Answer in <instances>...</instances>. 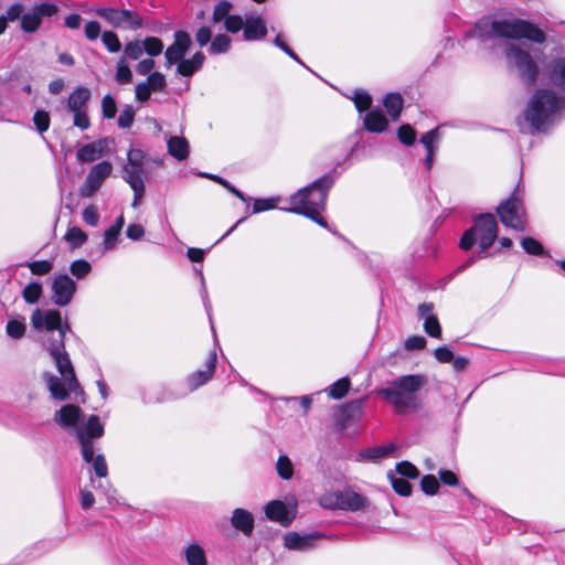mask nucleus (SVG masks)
Wrapping results in <instances>:
<instances>
[{
    "label": "nucleus",
    "mask_w": 565,
    "mask_h": 565,
    "mask_svg": "<svg viewBox=\"0 0 565 565\" xmlns=\"http://www.w3.org/2000/svg\"><path fill=\"white\" fill-rule=\"evenodd\" d=\"M544 76L552 88L565 97V57H554L546 63Z\"/></svg>",
    "instance_id": "obj_14"
},
{
    "label": "nucleus",
    "mask_w": 565,
    "mask_h": 565,
    "mask_svg": "<svg viewBox=\"0 0 565 565\" xmlns=\"http://www.w3.org/2000/svg\"><path fill=\"white\" fill-rule=\"evenodd\" d=\"M115 78L119 84H129L132 81V73L125 56L120 57L117 62Z\"/></svg>",
    "instance_id": "obj_43"
},
{
    "label": "nucleus",
    "mask_w": 565,
    "mask_h": 565,
    "mask_svg": "<svg viewBox=\"0 0 565 565\" xmlns=\"http://www.w3.org/2000/svg\"><path fill=\"white\" fill-rule=\"evenodd\" d=\"M42 292L43 289L41 282L32 281L24 287L22 297L26 303L33 305L40 300Z\"/></svg>",
    "instance_id": "obj_39"
},
{
    "label": "nucleus",
    "mask_w": 565,
    "mask_h": 565,
    "mask_svg": "<svg viewBox=\"0 0 565 565\" xmlns=\"http://www.w3.org/2000/svg\"><path fill=\"white\" fill-rule=\"evenodd\" d=\"M33 275L43 276L49 274L53 268L51 260H34L26 264Z\"/></svg>",
    "instance_id": "obj_56"
},
{
    "label": "nucleus",
    "mask_w": 565,
    "mask_h": 565,
    "mask_svg": "<svg viewBox=\"0 0 565 565\" xmlns=\"http://www.w3.org/2000/svg\"><path fill=\"white\" fill-rule=\"evenodd\" d=\"M387 478L397 494L402 497H409L412 494V484L407 479L397 477L393 471L387 472Z\"/></svg>",
    "instance_id": "obj_33"
},
{
    "label": "nucleus",
    "mask_w": 565,
    "mask_h": 565,
    "mask_svg": "<svg viewBox=\"0 0 565 565\" xmlns=\"http://www.w3.org/2000/svg\"><path fill=\"white\" fill-rule=\"evenodd\" d=\"M102 113L106 119H111L116 116V113H117L116 102L110 95H106L103 97Z\"/></svg>",
    "instance_id": "obj_62"
},
{
    "label": "nucleus",
    "mask_w": 565,
    "mask_h": 565,
    "mask_svg": "<svg viewBox=\"0 0 565 565\" xmlns=\"http://www.w3.org/2000/svg\"><path fill=\"white\" fill-rule=\"evenodd\" d=\"M565 119V97L552 87L532 93V148L536 137L551 135Z\"/></svg>",
    "instance_id": "obj_2"
},
{
    "label": "nucleus",
    "mask_w": 565,
    "mask_h": 565,
    "mask_svg": "<svg viewBox=\"0 0 565 565\" xmlns=\"http://www.w3.org/2000/svg\"><path fill=\"white\" fill-rule=\"evenodd\" d=\"M352 99L354 100L355 108L359 113H363V111L370 109L372 106V97L364 89L355 90Z\"/></svg>",
    "instance_id": "obj_45"
},
{
    "label": "nucleus",
    "mask_w": 565,
    "mask_h": 565,
    "mask_svg": "<svg viewBox=\"0 0 565 565\" xmlns=\"http://www.w3.org/2000/svg\"><path fill=\"white\" fill-rule=\"evenodd\" d=\"M120 14L124 18V22L128 23L129 29L138 30L143 26V19L137 12L121 9Z\"/></svg>",
    "instance_id": "obj_54"
},
{
    "label": "nucleus",
    "mask_w": 565,
    "mask_h": 565,
    "mask_svg": "<svg viewBox=\"0 0 565 565\" xmlns=\"http://www.w3.org/2000/svg\"><path fill=\"white\" fill-rule=\"evenodd\" d=\"M168 152L178 161H183L189 157L190 145L183 137L173 136L168 140Z\"/></svg>",
    "instance_id": "obj_28"
},
{
    "label": "nucleus",
    "mask_w": 565,
    "mask_h": 565,
    "mask_svg": "<svg viewBox=\"0 0 565 565\" xmlns=\"http://www.w3.org/2000/svg\"><path fill=\"white\" fill-rule=\"evenodd\" d=\"M232 3L228 2V1H221L218 2L215 7H214V10H213V22L214 23H218L221 22L223 19H226L230 14V11L232 9Z\"/></svg>",
    "instance_id": "obj_61"
},
{
    "label": "nucleus",
    "mask_w": 565,
    "mask_h": 565,
    "mask_svg": "<svg viewBox=\"0 0 565 565\" xmlns=\"http://www.w3.org/2000/svg\"><path fill=\"white\" fill-rule=\"evenodd\" d=\"M497 215L499 216L501 223L514 230H523L524 227V206L519 195V188L516 186L514 191L503 200L495 209Z\"/></svg>",
    "instance_id": "obj_7"
},
{
    "label": "nucleus",
    "mask_w": 565,
    "mask_h": 565,
    "mask_svg": "<svg viewBox=\"0 0 565 565\" xmlns=\"http://www.w3.org/2000/svg\"><path fill=\"white\" fill-rule=\"evenodd\" d=\"M188 565H206L204 550L198 544H191L185 551Z\"/></svg>",
    "instance_id": "obj_36"
},
{
    "label": "nucleus",
    "mask_w": 565,
    "mask_h": 565,
    "mask_svg": "<svg viewBox=\"0 0 565 565\" xmlns=\"http://www.w3.org/2000/svg\"><path fill=\"white\" fill-rule=\"evenodd\" d=\"M90 98V90L87 87L78 86L67 99V108L70 111H79Z\"/></svg>",
    "instance_id": "obj_29"
},
{
    "label": "nucleus",
    "mask_w": 565,
    "mask_h": 565,
    "mask_svg": "<svg viewBox=\"0 0 565 565\" xmlns=\"http://www.w3.org/2000/svg\"><path fill=\"white\" fill-rule=\"evenodd\" d=\"M363 122L364 128L374 134H381L388 127V120L379 107L371 109L365 115Z\"/></svg>",
    "instance_id": "obj_24"
},
{
    "label": "nucleus",
    "mask_w": 565,
    "mask_h": 565,
    "mask_svg": "<svg viewBox=\"0 0 565 565\" xmlns=\"http://www.w3.org/2000/svg\"><path fill=\"white\" fill-rule=\"evenodd\" d=\"M84 412L74 404H66L54 414V422L64 429L78 428L77 424L83 420Z\"/></svg>",
    "instance_id": "obj_17"
},
{
    "label": "nucleus",
    "mask_w": 565,
    "mask_h": 565,
    "mask_svg": "<svg viewBox=\"0 0 565 565\" xmlns=\"http://www.w3.org/2000/svg\"><path fill=\"white\" fill-rule=\"evenodd\" d=\"M424 330L431 338H441V327L435 315H429L424 321Z\"/></svg>",
    "instance_id": "obj_49"
},
{
    "label": "nucleus",
    "mask_w": 565,
    "mask_h": 565,
    "mask_svg": "<svg viewBox=\"0 0 565 565\" xmlns=\"http://www.w3.org/2000/svg\"><path fill=\"white\" fill-rule=\"evenodd\" d=\"M265 514L271 520L279 522L282 526H289L294 521V515H290L287 505L280 500H273L265 505Z\"/></svg>",
    "instance_id": "obj_21"
},
{
    "label": "nucleus",
    "mask_w": 565,
    "mask_h": 565,
    "mask_svg": "<svg viewBox=\"0 0 565 565\" xmlns=\"http://www.w3.org/2000/svg\"><path fill=\"white\" fill-rule=\"evenodd\" d=\"M205 55L199 51L191 58H182L177 66V73L190 77L200 71L204 64Z\"/></svg>",
    "instance_id": "obj_26"
},
{
    "label": "nucleus",
    "mask_w": 565,
    "mask_h": 565,
    "mask_svg": "<svg viewBox=\"0 0 565 565\" xmlns=\"http://www.w3.org/2000/svg\"><path fill=\"white\" fill-rule=\"evenodd\" d=\"M243 36L246 41H256L266 36L267 28L260 17H246Z\"/></svg>",
    "instance_id": "obj_23"
},
{
    "label": "nucleus",
    "mask_w": 565,
    "mask_h": 565,
    "mask_svg": "<svg viewBox=\"0 0 565 565\" xmlns=\"http://www.w3.org/2000/svg\"><path fill=\"white\" fill-rule=\"evenodd\" d=\"M92 270L90 264L85 259H76L70 266V271L73 276L81 279L87 276Z\"/></svg>",
    "instance_id": "obj_52"
},
{
    "label": "nucleus",
    "mask_w": 565,
    "mask_h": 565,
    "mask_svg": "<svg viewBox=\"0 0 565 565\" xmlns=\"http://www.w3.org/2000/svg\"><path fill=\"white\" fill-rule=\"evenodd\" d=\"M146 83L149 85L152 92H162L167 87V81L162 73L153 72L151 73Z\"/></svg>",
    "instance_id": "obj_57"
},
{
    "label": "nucleus",
    "mask_w": 565,
    "mask_h": 565,
    "mask_svg": "<svg viewBox=\"0 0 565 565\" xmlns=\"http://www.w3.org/2000/svg\"><path fill=\"white\" fill-rule=\"evenodd\" d=\"M276 469H277L278 476L281 479L289 480L292 478L294 467H292L290 459L287 456H285V455L279 456V458L276 462Z\"/></svg>",
    "instance_id": "obj_46"
},
{
    "label": "nucleus",
    "mask_w": 565,
    "mask_h": 565,
    "mask_svg": "<svg viewBox=\"0 0 565 565\" xmlns=\"http://www.w3.org/2000/svg\"><path fill=\"white\" fill-rule=\"evenodd\" d=\"M134 190L132 207H137L145 194V182L142 178L131 177L130 174L124 179Z\"/></svg>",
    "instance_id": "obj_37"
},
{
    "label": "nucleus",
    "mask_w": 565,
    "mask_h": 565,
    "mask_svg": "<svg viewBox=\"0 0 565 565\" xmlns=\"http://www.w3.org/2000/svg\"><path fill=\"white\" fill-rule=\"evenodd\" d=\"M323 537L319 532H311L300 535L297 532H288L284 536V545L288 550L308 551L315 546V542Z\"/></svg>",
    "instance_id": "obj_18"
},
{
    "label": "nucleus",
    "mask_w": 565,
    "mask_h": 565,
    "mask_svg": "<svg viewBox=\"0 0 565 565\" xmlns=\"http://www.w3.org/2000/svg\"><path fill=\"white\" fill-rule=\"evenodd\" d=\"M531 367H532V372L536 371V372H542V373H546V374H557V375L565 376V365L557 364V363L550 362V361L544 362L540 356H534L533 354H532Z\"/></svg>",
    "instance_id": "obj_30"
},
{
    "label": "nucleus",
    "mask_w": 565,
    "mask_h": 565,
    "mask_svg": "<svg viewBox=\"0 0 565 565\" xmlns=\"http://www.w3.org/2000/svg\"><path fill=\"white\" fill-rule=\"evenodd\" d=\"M231 43L232 40L228 35L217 34L211 41V44L209 46V53L212 55L227 53L231 49Z\"/></svg>",
    "instance_id": "obj_34"
},
{
    "label": "nucleus",
    "mask_w": 565,
    "mask_h": 565,
    "mask_svg": "<svg viewBox=\"0 0 565 565\" xmlns=\"http://www.w3.org/2000/svg\"><path fill=\"white\" fill-rule=\"evenodd\" d=\"M143 50L150 55V56H157L159 55L163 50V43L159 38H147L143 42Z\"/></svg>",
    "instance_id": "obj_60"
},
{
    "label": "nucleus",
    "mask_w": 565,
    "mask_h": 565,
    "mask_svg": "<svg viewBox=\"0 0 565 565\" xmlns=\"http://www.w3.org/2000/svg\"><path fill=\"white\" fill-rule=\"evenodd\" d=\"M146 153L140 149H130L127 153V164L121 169V178L126 179L127 175L142 178L145 172L143 160Z\"/></svg>",
    "instance_id": "obj_19"
},
{
    "label": "nucleus",
    "mask_w": 565,
    "mask_h": 565,
    "mask_svg": "<svg viewBox=\"0 0 565 565\" xmlns=\"http://www.w3.org/2000/svg\"><path fill=\"white\" fill-rule=\"evenodd\" d=\"M339 166L340 163H338L332 171L323 174L292 194L290 198L291 205L316 207L318 211H323L327 205L328 193L335 182L333 174L337 173Z\"/></svg>",
    "instance_id": "obj_6"
},
{
    "label": "nucleus",
    "mask_w": 565,
    "mask_h": 565,
    "mask_svg": "<svg viewBox=\"0 0 565 565\" xmlns=\"http://www.w3.org/2000/svg\"><path fill=\"white\" fill-rule=\"evenodd\" d=\"M403 104L404 100L399 93H388L383 99V105L393 120L399 118Z\"/></svg>",
    "instance_id": "obj_31"
},
{
    "label": "nucleus",
    "mask_w": 565,
    "mask_h": 565,
    "mask_svg": "<svg viewBox=\"0 0 565 565\" xmlns=\"http://www.w3.org/2000/svg\"><path fill=\"white\" fill-rule=\"evenodd\" d=\"M51 289L52 302L58 307H65L73 300L77 286L67 274H60L54 277Z\"/></svg>",
    "instance_id": "obj_11"
},
{
    "label": "nucleus",
    "mask_w": 565,
    "mask_h": 565,
    "mask_svg": "<svg viewBox=\"0 0 565 565\" xmlns=\"http://www.w3.org/2000/svg\"><path fill=\"white\" fill-rule=\"evenodd\" d=\"M119 235H120V232H118L117 230L109 226L104 233V249L105 250L114 249L118 242Z\"/></svg>",
    "instance_id": "obj_64"
},
{
    "label": "nucleus",
    "mask_w": 565,
    "mask_h": 565,
    "mask_svg": "<svg viewBox=\"0 0 565 565\" xmlns=\"http://www.w3.org/2000/svg\"><path fill=\"white\" fill-rule=\"evenodd\" d=\"M54 361L64 382L51 372L43 373L42 377L46 383L51 397L60 402L67 401L71 393L84 397V390L76 377L71 359L62 358Z\"/></svg>",
    "instance_id": "obj_5"
},
{
    "label": "nucleus",
    "mask_w": 565,
    "mask_h": 565,
    "mask_svg": "<svg viewBox=\"0 0 565 565\" xmlns=\"http://www.w3.org/2000/svg\"><path fill=\"white\" fill-rule=\"evenodd\" d=\"M58 7L52 2L35 3L24 12L21 17L20 28L24 33H35L44 19H50L56 15Z\"/></svg>",
    "instance_id": "obj_8"
},
{
    "label": "nucleus",
    "mask_w": 565,
    "mask_h": 565,
    "mask_svg": "<svg viewBox=\"0 0 565 565\" xmlns=\"http://www.w3.org/2000/svg\"><path fill=\"white\" fill-rule=\"evenodd\" d=\"M244 25V21L238 14H230L224 22L226 31L231 33H237Z\"/></svg>",
    "instance_id": "obj_63"
},
{
    "label": "nucleus",
    "mask_w": 565,
    "mask_h": 565,
    "mask_svg": "<svg viewBox=\"0 0 565 565\" xmlns=\"http://www.w3.org/2000/svg\"><path fill=\"white\" fill-rule=\"evenodd\" d=\"M62 315L56 309H50L42 311L35 309L31 316L32 327L36 330H46L47 332H54L61 327Z\"/></svg>",
    "instance_id": "obj_15"
},
{
    "label": "nucleus",
    "mask_w": 565,
    "mask_h": 565,
    "mask_svg": "<svg viewBox=\"0 0 565 565\" xmlns=\"http://www.w3.org/2000/svg\"><path fill=\"white\" fill-rule=\"evenodd\" d=\"M439 487V481L434 475H426L420 480V489L427 495H435Z\"/></svg>",
    "instance_id": "obj_50"
},
{
    "label": "nucleus",
    "mask_w": 565,
    "mask_h": 565,
    "mask_svg": "<svg viewBox=\"0 0 565 565\" xmlns=\"http://www.w3.org/2000/svg\"><path fill=\"white\" fill-rule=\"evenodd\" d=\"M200 177L207 178L210 180H213L222 185V188H225L228 190L232 194H234L236 198H238L241 201L247 203L250 199L246 196L242 191L236 189L234 185H232L227 180L223 179L220 175L212 174V173H200Z\"/></svg>",
    "instance_id": "obj_38"
},
{
    "label": "nucleus",
    "mask_w": 565,
    "mask_h": 565,
    "mask_svg": "<svg viewBox=\"0 0 565 565\" xmlns=\"http://www.w3.org/2000/svg\"><path fill=\"white\" fill-rule=\"evenodd\" d=\"M416 130L408 124L402 125L397 129V138L405 146H413L416 141Z\"/></svg>",
    "instance_id": "obj_47"
},
{
    "label": "nucleus",
    "mask_w": 565,
    "mask_h": 565,
    "mask_svg": "<svg viewBox=\"0 0 565 565\" xmlns=\"http://www.w3.org/2000/svg\"><path fill=\"white\" fill-rule=\"evenodd\" d=\"M102 41L110 53H117L121 50V43L119 41V38L113 31H105L102 34Z\"/></svg>",
    "instance_id": "obj_51"
},
{
    "label": "nucleus",
    "mask_w": 565,
    "mask_h": 565,
    "mask_svg": "<svg viewBox=\"0 0 565 565\" xmlns=\"http://www.w3.org/2000/svg\"><path fill=\"white\" fill-rule=\"evenodd\" d=\"M113 164L109 161H102L93 166L84 181L79 186V195L82 198H90L99 190L103 182L110 175Z\"/></svg>",
    "instance_id": "obj_10"
},
{
    "label": "nucleus",
    "mask_w": 565,
    "mask_h": 565,
    "mask_svg": "<svg viewBox=\"0 0 565 565\" xmlns=\"http://www.w3.org/2000/svg\"><path fill=\"white\" fill-rule=\"evenodd\" d=\"M105 429L98 415H90L86 424L76 428L75 437L83 436L86 439H97L104 436Z\"/></svg>",
    "instance_id": "obj_25"
},
{
    "label": "nucleus",
    "mask_w": 565,
    "mask_h": 565,
    "mask_svg": "<svg viewBox=\"0 0 565 565\" xmlns=\"http://www.w3.org/2000/svg\"><path fill=\"white\" fill-rule=\"evenodd\" d=\"M76 158L79 162H93L100 158V150H96V146L90 142L77 150Z\"/></svg>",
    "instance_id": "obj_42"
},
{
    "label": "nucleus",
    "mask_w": 565,
    "mask_h": 565,
    "mask_svg": "<svg viewBox=\"0 0 565 565\" xmlns=\"http://www.w3.org/2000/svg\"><path fill=\"white\" fill-rule=\"evenodd\" d=\"M136 110L131 105H126L125 108L121 110L117 125L121 129H128L132 126L135 120Z\"/></svg>",
    "instance_id": "obj_53"
},
{
    "label": "nucleus",
    "mask_w": 565,
    "mask_h": 565,
    "mask_svg": "<svg viewBox=\"0 0 565 565\" xmlns=\"http://www.w3.org/2000/svg\"><path fill=\"white\" fill-rule=\"evenodd\" d=\"M121 9L115 8H98L96 10L97 15L105 19L114 28H120L124 23V18L120 14Z\"/></svg>",
    "instance_id": "obj_35"
},
{
    "label": "nucleus",
    "mask_w": 565,
    "mask_h": 565,
    "mask_svg": "<svg viewBox=\"0 0 565 565\" xmlns=\"http://www.w3.org/2000/svg\"><path fill=\"white\" fill-rule=\"evenodd\" d=\"M90 463L93 466L94 473L97 478L102 479L108 476V466L104 455H96L93 461H90Z\"/></svg>",
    "instance_id": "obj_58"
},
{
    "label": "nucleus",
    "mask_w": 565,
    "mask_h": 565,
    "mask_svg": "<svg viewBox=\"0 0 565 565\" xmlns=\"http://www.w3.org/2000/svg\"><path fill=\"white\" fill-rule=\"evenodd\" d=\"M427 383L428 380L423 374L402 375L391 381L387 387L379 390L377 394L394 406L398 414L417 412L422 407L418 393Z\"/></svg>",
    "instance_id": "obj_3"
},
{
    "label": "nucleus",
    "mask_w": 565,
    "mask_h": 565,
    "mask_svg": "<svg viewBox=\"0 0 565 565\" xmlns=\"http://www.w3.org/2000/svg\"><path fill=\"white\" fill-rule=\"evenodd\" d=\"M192 40L190 34L184 30H178L174 32V42L168 46L164 52L167 67L179 63L190 50Z\"/></svg>",
    "instance_id": "obj_12"
},
{
    "label": "nucleus",
    "mask_w": 565,
    "mask_h": 565,
    "mask_svg": "<svg viewBox=\"0 0 565 565\" xmlns=\"http://www.w3.org/2000/svg\"><path fill=\"white\" fill-rule=\"evenodd\" d=\"M254 515L248 510L237 508L231 516L232 526L246 536H250L254 531Z\"/></svg>",
    "instance_id": "obj_22"
},
{
    "label": "nucleus",
    "mask_w": 565,
    "mask_h": 565,
    "mask_svg": "<svg viewBox=\"0 0 565 565\" xmlns=\"http://www.w3.org/2000/svg\"><path fill=\"white\" fill-rule=\"evenodd\" d=\"M394 473L404 479H416L419 476V471L416 466L409 461H401L396 463Z\"/></svg>",
    "instance_id": "obj_44"
},
{
    "label": "nucleus",
    "mask_w": 565,
    "mask_h": 565,
    "mask_svg": "<svg viewBox=\"0 0 565 565\" xmlns=\"http://www.w3.org/2000/svg\"><path fill=\"white\" fill-rule=\"evenodd\" d=\"M395 450L393 443L386 446L364 448L358 452L356 461H376L390 456Z\"/></svg>",
    "instance_id": "obj_27"
},
{
    "label": "nucleus",
    "mask_w": 565,
    "mask_h": 565,
    "mask_svg": "<svg viewBox=\"0 0 565 565\" xmlns=\"http://www.w3.org/2000/svg\"><path fill=\"white\" fill-rule=\"evenodd\" d=\"M57 337L51 338L47 344V351L51 356L56 359L70 358L68 353L65 350V334L67 331H71V324L66 320L64 323L61 321V327L57 328Z\"/></svg>",
    "instance_id": "obj_20"
},
{
    "label": "nucleus",
    "mask_w": 565,
    "mask_h": 565,
    "mask_svg": "<svg viewBox=\"0 0 565 565\" xmlns=\"http://www.w3.org/2000/svg\"><path fill=\"white\" fill-rule=\"evenodd\" d=\"M498 222L493 214L482 213L473 217V225L466 230L460 238L459 247L462 250H470L476 243L480 250L478 258L490 256L488 249L498 238Z\"/></svg>",
    "instance_id": "obj_4"
},
{
    "label": "nucleus",
    "mask_w": 565,
    "mask_h": 565,
    "mask_svg": "<svg viewBox=\"0 0 565 565\" xmlns=\"http://www.w3.org/2000/svg\"><path fill=\"white\" fill-rule=\"evenodd\" d=\"M479 36L483 40L507 39L503 44L508 67L518 74L524 90L530 92V51L513 41H530V21L523 19H481L477 23Z\"/></svg>",
    "instance_id": "obj_1"
},
{
    "label": "nucleus",
    "mask_w": 565,
    "mask_h": 565,
    "mask_svg": "<svg viewBox=\"0 0 565 565\" xmlns=\"http://www.w3.org/2000/svg\"><path fill=\"white\" fill-rule=\"evenodd\" d=\"M87 234L77 226L68 228L64 235V239L71 244L72 248H78L87 241Z\"/></svg>",
    "instance_id": "obj_40"
},
{
    "label": "nucleus",
    "mask_w": 565,
    "mask_h": 565,
    "mask_svg": "<svg viewBox=\"0 0 565 565\" xmlns=\"http://www.w3.org/2000/svg\"><path fill=\"white\" fill-rule=\"evenodd\" d=\"M7 334L12 339H21L25 333L24 319H11L6 327Z\"/></svg>",
    "instance_id": "obj_48"
},
{
    "label": "nucleus",
    "mask_w": 565,
    "mask_h": 565,
    "mask_svg": "<svg viewBox=\"0 0 565 565\" xmlns=\"http://www.w3.org/2000/svg\"><path fill=\"white\" fill-rule=\"evenodd\" d=\"M286 211L303 215L313 222H316L318 225L328 228L329 225L327 221L320 215V211L316 207H306V206H291L290 209H287Z\"/></svg>",
    "instance_id": "obj_32"
},
{
    "label": "nucleus",
    "mask_w": 565,
    "mask_h": 565,
    "mask_svg": "<svg viewBox=\"0 0 565 565\" xmlns=\"http://www.w3.org/2000/svg\"><path fill=\"white\" fill-rule=\"evenodd\" d=\"M364 401L365 398H358L339 407V414L335 419V426L339 430H345L361 418Z\"/></svg>",
    "instance_id": "obj_13"
},
{
    "label": "nucleus",
    "mask_w": 565,
    "mask_h": 565,
    "mask_svg": "<svg viewBox=\"0 0 565 565\" xmlns=\"http://www.w3.org/2000/svg\"><path fill=\"white\" fill-rule=\"evenodd\" d=\"M350 385V380L347 376L335 381L329 388V396L333 399L343 398L349 392Z\"/></svg>",
    "instance_id": "obj_41"
},
{
    "label": "nucleus",
    "mask_w": 565,
    "mask_h": 565,
    "mask_svg": "<svg viewBox=\"0 0 565 565\" xmlns=\"http://www.w3.org/2000/svg\"><path fill=\"white\" fill-rule=\"evenodd\" d=\"M33 122L40 134L45 132L50 127V115L45 110H36L33 115Z\"/></svg>",
    "instance_id": "obj_59"
},
{
    "label": "nucleus",
    "mask_w": 565,
    "mask_h": 565,
    "mask_svg": "<svg viewBox=\"0 0 565 565\" xmlns=\"http://www.w3.org/2000/svg\"><path fill=\"white\" fill-rule=\"evenodd\" d=\"M76 439L78 440V443L81 445V454H82L83 460L86 463H90V461H93V459L95 458L93 440L86 439L82 435L77 436Z\"/></svg>",
    "instance_id": "obj_55"
},
{
    "label": "nucleus",
    "mask_w": 565,
    "mask_h": 565,
    "mask_svg": "<svg viewBox=\"0 0 565 565\" xmlns=\"http://www.w3.org/2000/svg\"><path fill=\"white\" fill-rule=\"evenodd\" d=\"M217 363L215 351L209 353L205 360V370H198L188 376V386L191 392L207 383L214 375Z\"/></svg>",
    "instance_id": "obj_16"
},
{
    "label": "nucleus",
    "mask_w": 565,
    "mask_h": 565,
    "mask_svg": "<svg viewBox=\"0 0 565 565\" xmlns=\"http://www.w3.org/2000/svg\"><path fill=\"white\" fill-rule=\"evenodd\" d=\"M326 500L329 501L326 503L328 508L352 512L366 510L370 507V501L365 495L350 489L335 491Z\"/></svg>",
    "instance_id": "obj_9"
}]
</instances>
